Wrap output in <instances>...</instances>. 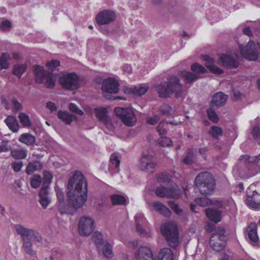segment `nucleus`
Masks as SVG:
<instances>
[{"label": "nucleus", "instance_id": "f257e3e1", "mask_svg": "<svg viewBox=\"0 0 260 260\" xmlns=\"http://www.w3.org/2000/svg\"><path fill=\"white\" fill-rule=\"evenodd\" d=\"M87 183L84 175L80 171H76L71 177L67 185V194L76 206L84 205L87 198Z\"/></svg>", "mask_w": 260, "mask_h": 260}, {"label": "nucleus", "instance_id": "f03ea898", "mask_svg": "<svg viewBox=\"0 0 260 260\" xmlns=\"http://www.w3.org/2000/svg\"><path fill=\"white\" fill-rule=\"evenodd\" d=\"M156 89L159 96L161 98H170L175 93V97L178 99L182 96L183 91L180 79L176 76H171L168 79L167 82L157 85Z\"/></svg>", "mask_w": 260, "mask_h": 260}, {"label": "nucleus", "instance_id": "7ed1b4c3", "mask_svg": "<svg viewBox=\"0 0 260 260\" xmlns=\"http://www.w3.org/2000/svg\"><path fill=\"white\" fill-rule=\"evenodd\" d=\"M16 233L21 236L23 244L22 248L27 254L35 255L36 251L32 248L31 240L34 239L38 242H41L42 237L37 231L28 228H25L21 224H16L14 226Z\"/></svg>", "mask_w": 260, "mask_h": 260}, {"label": "nucleus", "instance_id": "20e7f679", "mask_svg": "<svg viewBox=\"0 0 260 260\" xmlns=\"http://www.w3.org/2000/svg\"><path fill=\"white\" fill-rule=\"evenodd\" d=\"M196 186L201 194L207 196L213 192L215 188V181L210 173L204 172L198 175L194 179Z\"/></svg>", "mask_w": 260, "mask_h": 260}, {"label": "nucleus", "instance_id": "39448f33", "mask_svg": "<svg viewBox=\"0 0 260 260\" xmlns=\"http://www.w3.org/2000/svg\"><path fill=\"white\" fill-rule=\"evenodd\" d=\"M160 230L168 244L172 248L176 247L179 243V232L177 225L174 223L168 222L161 225Z\"/></svg>", "mask_w": 260, "mask_h": 260}, {"label": "nucleus", "instance_id": "423d86ee", "mask_svg": "<svg viewBox=\"0 0 260 260\" xmlns=\"http://www.w3.org/2000/svg\"><path fill=\"white\" fill-rule=\"evenodd\" d=\"M115 113L126 126H132L137 122V118L133 110L131 108H122L116 107L114 110Z\"/></svg>", "mask_w": 260, "mask_h": 260}, {"label": "nucleus", "instance_id": "0eeeda50", "mask_svg": "<svg viewBox=\"0 0 260 260\" xmlns=\"http://www.w3.org/2000/svg\"><path fill=\"white\" fill-rule=\"evenodd\" d=\"M59 81L62 87L66 89L74 90L79 87V78L74 73L63 74Z\"/></svg>", "mask_w": 260, "mask_h": 260}, {"label": "nucleus", "instance_id": "6e6552de", "mask_svg": "<svg viewBox=\"0 0 260 260\" xmlns=\"http://www.w3.org/2000/svg\"><path fill=\"white\" fill-rule=\"evenodd\" d=\"M241 54L246 59L250 61H256L259 55V52L256 48L254 42L249 41L246 45H239Z\"/></svg>", "mask_w": 260, "mask_h": 260}, {"label": "nucleus", "instance_id": "1a4fd4ad", "mask_svg": "<svg viewBox=\"0 0 260 260\" xmlns=\"http://www.w3.org/2000/svg\"><path fill=\"white\" fill-rule=\"evenodd\" d=\"M239 161L241 163L250 165L249 169L251 170V172L249 173V177L253 176L260 172V154L255 156L243 155L240 157Z\"/></svg>", "mask_w": 260, "mask_h": 260}, {"label": "nucleus", "instance_id": "9d476101", "mask_svg": "<svg viewBox=\"0 0 260 260\" xmlns=\"http://www.w3.org/2000/svg\"><path fill=\"white\" fill-rule=\"evenodd\" d=\"M94 229V220L89 216H82L78 223V231L82 236H88Z\"/></svg>", "mask_w": 260, "mask_h": 260}, {"label": "nucleus", "instance_id": "9b49d317", "mask_svg": "<svg viewBox=\"0 0 260 260\" xmlns=\"http://www.w3.org/2000/svg\"><path fill=\"white\" fill-rule=\"evenodd\" d=\"M225 231L224 228L221 227L218 228L215 231V233L213 234L210 238L209 243L210 246L213 250L216 251H220L223 249V247L221 245L216 246L214 245V242L216 240L223 242L224 241Z\"/></svg>", "mask_w": 260, "mask_h": 260}, {"label": "nucleus", "instance_id": "f8f14e48", "mask_svg": "<svg viewBox=\"0 0 260 260\" xmlns=\"http://www.w3.org/2000/svg\"><path fill=\"white\" fill-rule=\"evenodd\" d=\"M116 18V14L114 12L105 10L100 12L96 16V22L99 25H105L110 23Z\"/></svg>", "mask_w": 260, "mask_h": 260}, {"label": "nucleus", "instance_id": "ddd939ff", "mask_svg": "<svg viewBox=\"0 0 260 260\" xmlns=\"http://www.w3.org/2000/svg\"><path fill=\"white\" fill-rule=\"evenodd\" d=\"M102 90L105 93L104 94L117 93L119 91V84L114 78H108L103 80Z\"/></svg>", "mask_w": 260, "mask_h": 260}, {"label": "nucleus", "instance_id": "4468645a", "mask_svg": "<svg viewBox=\"0 0 260 260\" xmlns=\"http://www.w3.org/2000/svg\"><path fill=\"white\" fill-rule=\"evenodd\" d=\"M155 194L160 198L178 199L181 196L179 191L177 189L164 186L157 187L155 190Z\"/></svg>", "mask_w": 260, "mask_h": 260}, {"label": "nucleus", "instance_id": "2eb2a0df", "mask_svg": "<svg viewBox=\"0 0 260 260\" xmlns=\"http://www.w3.org/2000/svg\"><path fill=\"white\" fill-rule=\"evenodd\" d=\"M156 166L157 163L151 155H143L140 159V168L142 171L152 173Z\"/></svg>", "mask_w": 260, "mask_h": 260}, {"label": "nucleus", "instance_id": "dca6fc26", "mask_svg": "<svg viewBox=\"0 0 260 260\" xmlns=\"http://www.w3.org/2000/svg\"><path fill=\"white\" fill-rule=\"evenodd\" d=\"M68 204H66L64 202L58 203L57 208L60 214H71L73 215L75 211L83 206V205H77L76 206L75 203L72 201H70L68 198Z\"/></svg>", "mask_w": 260, "mask_h": 260}, {"label": "nucleus", "instance_id": "f3484780", "mask_svg": "<svg viewBox=\"0 0 260 260\" xmlns=\"http://www.w3.org/2000/svg\"><path fill=\"white\" fill-rule=\"evenodd\" d=\"M136 260H154L152 251L146 246L140 247L135 253Z\"/></svg>", "mask_w": 260, "mask_h": 260}, {"label": "nucleus", "instance_id": "a211bd4d", "mask_svg": "<svg viewBox=\"0 0 260 260\" xmlns=\"http://www.w3.org/2000/svg\"><path fill=\"white\" fill-rule=\"evenodd\" d=\"M219 61L221 66L230 69L237 68L239 66L238 61L230 55L222 54Z\"/></svg>", "mask_w": 260, "mask_h": 260}, {"label": "nucleus", "instance_id": "6ab92c4d", "mask_svg": "<svg viewBox=\"0 0 260 260\" xmlns=\"http://www.w3.org/2000/svg\"><path fill=\"white\" fill-rule=\"evenodd\" d=\"M228 96L224 94L222 92L219 91L215 93L212 98L210 102L211 107L219 108L225 105Z\"/></svg>", "mask_w": 260, "mask_h": 260}, {"label": "nucleus", "instance_id": "aec40b11", "mask_svg": "<svg viewBox=\"0 0 260 260\" xmlns=\"http://www.w3.org/2000/svg\"><path fill=\"white\" fill-rule=\"evenodd\" d=\"M35 81L38 84H41L45 81L47 75L49 72L45 71L43 67L39 65H35L32 67Z\"/></svg>", "mask_w": 260, "mask_h": 260}, {"label": "nucleus", "instance_id": "412c9836", "mask_svg": "<svg viewBox=\"0 0 260 260\" xmlns=\"http://www.w3.org/2000/svg\"><path fill=\"white\" fill-rule=\"evenodd\" d=\"M203 59L206 61L205 66L208 68L211 72L220 75L223 73V71L216 66L214 64V61L213 59L211 58L209 56L206 55L203 56Z\"/></svg>", "mask_w": 260, "mask_h": 260}, {"label": "nucleus", "instance_id": "4be33fe9", "mask_svg": "<svg viewBox=\"0 0 260 260\" xmlns=\"http://www.w3.org/2000/svg\"><path fill=\"white\" fill-rule=\"evenodd\" d=\"M39 203L42 207L45 209L50 203L51 200L49 197L48 189L41 187L39 194Z\"/></svg>", "mask_w": 260, "mask_h": 260}, {"label": "nucleus", "instance_id": "5701e85b", "mask_svg": "<svg viewBox=\"0 0 260 260\" xmlns=\"http://www.w3.org/2000/svg\"><path fill=\"white\" fill-rule=\"evenodd\" d=\"M57 116L59 120L67 125H70L73 120H77L76 116L69 113L66 111L59 110Z\"/></svg>", "mask_w": 260, "mask_h": 260}, {"label": "nucleus", "instance_id": "b1692460", "mask_svg": "<svg viewBox=\"0 0 260 260\" xmlns=\"http://www.w3.org/2000/svg\"><path fill=\"white\" fill-rule=\"evenodd\" d=\"M136 230L141 236H147L148 233L145 230L142 228V225L145 224L146 220L142 215L135 216Z\"/></svg>", "mask_w": 260, "mask_h": 260}, {"label": "nucleus", "instance_id": "393cba45", "mask_svg": "<svg viewBox=\"0 0 260 260\" xmlns=\"http://www.w3.org/2000/svg\"><path fill=\"white\" fill-rule=\"evenodd\" d=\"M43 168V163L40 161L35 160L28 162L25 170L27 175L32 174L35 171H40Z\"/></svg>", "mask_w": 260, "mask_h": 260}, {"label": "nucleus", "instance_id": "a878e982", "mask_svg": "<svg viewBox=\"0 0 260 260\" xmlns=\"http://www.w3.org/2000/svg\"><path fill=\"white\" fill-rule=\"evenodd\" d=\"M206 214L209 219L215 222L218 223L221 220V212L220 211L208 208L205 210Z\"/></svg>", "mask_w": 260, "mask_h": 260}, {"label": "nucleus", "instance_id": "bb28decb", "mask_svg": "<svg viewBox=\"0 0 260 260\" xmlns=\"http://www.w3.org/2000/svg\"><path fill=\"white\" fill-rule=\"evenodd\" d=\"M9 128L14 132H17L19 128V124L16 118L13 116H8L5 120Z\"/></svg>", "mask_w": 260, "mask_h": 260}, {"label": "nucleus", "instance_id": "cd10ccee", "mask_svg": "<svg viewBox=\"0 0 260 260\" xmlns=\"http://www.w3.org/2000/svg\"><path fill=\"white\" fill-rule=\"evenodd\" d=\"M18 140L27 146H31L35 143L36 138L29 133H24L20 135Z\"/></svg>", "mask_w": 260, "mask_h": 260}, {"label": "nucleus", "instance_id": "c85d7f7f", "mask_svg": "<svg viewBox=\"0 0 260 260\" xmlns=\"http://www.w3.org/2000/svg\"><path fill=\"white\" fill-rule=\"evenodd\" d=\"M182 78L185 84H190L200 79L198 75L194 74L192 72L183 71L181 73Z\"/></svg>", "mask_w": 260, "mask_h": 260}, {"label": "nucleus", "instance_id": "c756f323", "mask_svg": "<svg viewBox=\"0 0 260 260\" xmlns=\"http://www.w3.org/2000/svg\"><path fill=\"white\" fill-rule=\"evenodd\" d=\"M27 150L24 148L11 149V154L15 159H25L27 156Z\"/></svg>", "mask_w": 260, "mask_h": 260}, {"label": "nucleus", "instance_id": "7c9ffc66", "mask_svg": "<svg viewBox=\"0 0 260 260\" xmlns=\"http://www.w3.org/2000/svg\"><path fill=\"white\" fill-rule=\"evenodd\" d=\"M196 202L198 205L201 207H205L211 204H215L219 207L222 206V203L220 201H215L212 202L209 199L207 198H198L196 199Z\"/></svg>", "mask_w": 260, "mask_h": 260}, {"label": "nucleus", "instance_id": "2f4dec72", "mask_svg": "<svg viewBox=\"0 0 260 260\" xmlns=\"http://www.w3.org/2000/svg\"><path fill=\"white\" fill-rule=\"evenodd\" d=\"M158 260H173L174 256L172 250L168 248L161 249L158 255Z\"/></svg>", "mask_w": 260, "mask_h": 260}, {"label": "nucleus", "instance_id": "473e14b6", "mask_svg": "<svg viewBox=\"0 0 260 260\" xmlns=\"http://www.w3.org/2000/svg\"><path fill=\"white\" fill-rule=\"evenodd\" d=\"M113 205H125L126 204L125 198L121 194H114L110 196Z\"/></svg>", "mask_w": 260, "mask_h": 260}, {"label": "nucleus", "instance_id": "72a5a7b5", "mask_svg": "<svg viewBox=\"0 0 260 260\" xmlns=\"http://www.w3.org/2000/svg\"><path fill=\"white\" fill-rule=\"evenodd\" d=\"M27 65L26 64H16L13 67V74L20 78L22 75L26 71Z\"/></svg>", "mask_w": 260, "mask_h": 260}, {"label": "nucleus", "instance_id": "f704fd0d", "mask_svg": "<svg viewBox=\"0 0 260 260\" xmlns=\"http://www.w3.org/2000/svg\"><path fill=\"white\" fill-rule=\"evenodd\" d=\"M248 229H249L248 233V238L254 242H257L258 239L257 234V225L254 223L251 224Z\"/></svg>", "mask_w": 260, "mask_h": 260}, {"label": "nucleus", "instance_id": "c9c22d12", "mask_svg": "<svg viewBox=\"0 0 260 260\" xmlns=\"http://www.w3.org/2000/svg\"><path fill=\"white\" fill-rule=\"evenodd\" d=\"M107 109L106 108L95 109V116L102 122L105 121L106 119L109 118L107 115Z\"/></svg>", "mask_w": 260, "mask_h": 260}, {"label": "nucleus", "instance_id": "e433bc0d", "mask_svg": "<svg viewBox=\"0 0 260 260\" xmlns=\"http://www.w3.org/2000/svg\"><path fill=\"white\" fill-rule=\"evenodd\" d=\"M10 59V55L8 53H2L0 55L1 70L7 69L9 67L8 60Z\"/></svg>", "mask_w": 260, "mask_h": 260}, {"label": "nucleus", "instance_id": "4c0bfd02", "mask_svg": "<svg viewBox=\"0 0 260 260\" xmlns=\"http://www.w3.org/2000/svg\"><path fill=\"white\" fill-rule=\"evenodd\" d=\"M191 70L194 74L198 75L199 78L202 77L201 75L206 72V69L198 63H194L191 66Z\"/></svg>", "mask_w": 260, "mask_h": 260}, {"label": "nucleus", "instance_id": "58836bf2", "mask_svg": "<svg viewBox=\"0 0 260 260\" xmlns=\"http://www.w3.org/2000/svg\"><path fill=\"white\" fill-rule=\"evenodd\" d=\"M92 240L96 244L98 249H101V248L104 245V240L102 234L100 232H94L92 235Z\"/></svg>", "mask_w": 260, "mask_h": 260}, {"label": "nucleus", "instance_id": "ea45409f", "mask_svg": "<svg viewBox=\"0 0 260 260\" xmlns=\"http://www.w3.org/2000/svg\"><path fill=\"white\" fill-rule=\"evenodd\" d=\"M19 121L23 127H29L31 124V121L28 115L23 112H20L18 116Z\"/></svg>", "mask_w": 260, "mask_h": 260}, {"label": "nucleus", "instance_id": "a19ab883", "mask_svg": "<svg viewBox=\"0 0 260 260\" xmlns=\"http://www.w3.org/2000/svg\"><path fill=\"white\" fill-rule=\"evenodd\" d=\"M257 194L256 190L253 191L252 194L248 195V198L246 200V203L251 207L257 209L260 208V203L256 202L254 198V193Z\"/></svg>", "mask_w": 260, "mask_h": 260}, {"label": "nucleus", "instance_id": "79ce46f5", "mask_svg": "<svg viewBox=\"0 0 260 260\" xmlns=\"http://www.w3.org/2000/svg\"><path fill=\"white\" fill-rule=\"evenodd\" d=\"M213 108L210 107L206 110V112L209 119L212 122L217 123L219 121V118Z\"/></svg>", "mask_w": 260, "mask_h": 260}, {"label": "nucleus", "instance_id": "37998d69", "mask_svg": "<svg viewBox=\"0 0 260 260\" xmlns=\"http://www.w3.org/2000/svg\"><path fill=\"white\" fill-rule=\"evenodd\" d=\"M55 81L56 79L53 77V74L51 73H49L46 77L45 81H44L43 83H45L47 88H52L55 86Z\"/></svg>", "mask_w": 260, "mask_h": 260}, {"label": "nucleus", "instance_id": "c03bdc74", "mask_svg": "<svg viewBox=\"0 0 260 260\" xmlns=\"http://www.w3.org/2000/svg\"><path fill=\"white\" fill-rule=\"evenodd\" d=\"M43 175L44 177L42 187L48 189V186L52 181V175L49 171H47L44 172Z\"/></svg>", "mask_w": 260, "mask_h": 260}, {"label": "nucleus", "instance_id": "a18cd8bd", "mask_svg": "<svg viewBox=\"0 0 260 260\" xmlns=\"http://www.w3.org/2000/svg\"><path fill=\"white\" fill-rule=\"evenodd\" d=\"M11 27V22L5 18L0 19V30L4 31H8Z\"/></svg>", "mask_w": 260, "mask_h": 260}, {"label": "nucleus", "instance_id": "49530a36", "mask_svg": "<svg viewBox=\"0 0 260 260\" xmlns=\"http://www.w3.org/2000/svg\"><path fill=\"white\" fill-rule=\"evenodd\" d=\"M194 155L192 149H188L186 155L183 159V162L186 165H191L193 162Z\"/></svg>", "mask_w": 260, "mask_h": 260}, {"label": "nucleus", "instance_id": "de8ad7c7", "mask_svg": "<svg viewBox=\"0 0 260 260\" xmlns=\"http://www.w3.org/2000/svg\"><path fill=\"white\" fill-rule=\"evenodd\" d=\"M104 255L107 258H111L113 256V252L112 251V246L108 243H106L104 245L102 249Z\"/></svg>", "mask_w": 260, "mask_h": 260}, {"label": "nucleus", "instance_id": "09e8293b", "mask_svg": "<svg viewBox=\"0 0 260 260\" xmlns=\"http://www.w3.org/2000/svg\"><path fill=\"white\" fill-rule=\"evenodd\" d=\"M168 204L176 214L180 215L182 214V210L179 208L178 205L174 201H169Z\"/></svg>", "mask_w": 260, "mask_h": 260}, {"label": "nucleus", "instance_id": "8fccbe9b", "mask_svg": "<svg viewBox=\"0 0 260 260\" xmlns=\"http://www.w3.org/2000/svg\"><path fill=\"white\" fill-rule=\"evenodd\" d=\"M120 164V160L118 159L116 154L113 153L111 155L110 159V166L112 168H117Z\"/></svg>", "mask_w": 260, "mask_h": 260}, {"label": "nucleus", "instance_id": "3c124183", "mask_svg": "<svg viewBox=\"0 0 260 260\" xmlns=\"http://www.w3.org/2000/svg\"><path fill=\"white\" fill-rule=\"evenodd\" d=\"M211 132L209 133L215 139H218L219 136L222 135V131L221 128L217 126H213L211 128Z\"/></svg>", "mask_w": 260, "mask_h": 260}, {"label": "nucleus", "instance_id": "603ef678", "mask_svg": "<svg viewBox=\"0 0 260 260\" xmlns=\"http://www.w3.org/2000/svg\"><path fill=\"white\" fill-rule=\"evenodd\" d=\"M41 183V177L39 175H35L31 178L30 185L34 188H37L40 186Z\"/></svg>", "mask_w": 260, "mask_h": 260}, {"label": "nucleus", "instance_id": "864d4df0", "mask_svg": "<svg viewBox=\"0 0 260 260\" xmlns=\"http://www.w3.org/2000/svg\"><path fill=\"white\" fill-rule=\"evenodd\" d=\"M55 190L56 191V197L59 203L64 202V193L62 190L56 185L55 187Z\"/></svg>", "mask_w": 260, "mask_h": 260}, {"label": "nucleus", "instance_id": "5fc2aeb1", "mask_svg": "<svg viewBox=\"0 0 260 260\" xmlns=\"http://www.w3.org/2000/svg\"><path fill=\"white\" fill-rule=\"evenodd\" d=\"M47 67L52 72L56 70V68L60 66V62L57 60L53 59L47 62Z\"/></svg>", "mask_w": 260, "mask_h": 260}, {"label": "nucleus", "instance_id": "6e6d98bb", "mask_svg": "<svg viewBox=\"0 0 260 260\" xmlns=\"http://www.w3.org/2000/svg\"><path fill=\"white\" fill-rule=\"evenodd\" d=\"M69 108L70 111L79 115H82L84 112L82 110H80L78 106L74 103H71L69 104Z\"/></svg>", "mask_w": 260, "mask_h": 260}, {"label": "nucleus", "instance_id": "4d7b16f0", "mask_svg": "<svg viewBox=\"0 0 260 260\" xmlns=\"http://www.w3.org/2000/svg\"><path fill=\"white\" fill-rule=\"evenodd\" d=\"M148 88L145 86H135L134 94L142 95L144 94L147 91Z\"/></svg>", "mask_w": 260, "mask_h": 260}, {"label": "nucleus", "instance_id": "13d9d810", "mask_svg": "<svg viewBox=\"0 0 260 260\" xmlns=\"http://www.w3.org/2000/svg\"><path fill=\"white\" fill-rule=\"evenodd\" d=\"M164 121H160L156 128L157 132L161 137L165 135L167 132V130L164 127Z\"/></svg>", "mask_w": 260, "mask_h": 260}, {"label": "nucleus", "instance_id": "bf43d9fd", "mask_svg": "<svg viewBox=\"0 0 260 260\" xmlns=\"http://www.w3.org/2000/svg\"><path fill=\"white\" fill-rule=\"evenodd\" d=\"M173 111V108L169 106H165L163 107H161L160 111V113L166 116H170L171 115L172 112Z\"/></svg>", "mask_w": 260, "mask_h": 260}, {"label": "nucleus", "instance_id": "052dcab7", "mask_svg": "<svg viewBox=\"0 0 260 260\" xmlns=\"http://www.w3.org/2000/svg\"><path fill=\"white\" fill-rule=\"evenodd\" d=\"M161 139L159 143L163 147H168L172 145V141L170 138L167 137H161Z\"/></svg>", "mask_w": 260, "mask_h": 260}, {"label": "nucleus", "instance_id": "680f3d73", "mask_svg": "<svg viewBox=\"0 0 260 260\" xmlns=\"http://www.w3.org/2000/svg\"><path fill=\"white\" fill-rule=\"evenodd\" d=\"M13 105L12 111H18L22 109V104L19 102L16 99H13L11 101Z\"/></svg>", "mask_w": 260, "mask_h": 260}, {"label": "nucleus", "instance_id": "e2e57ef3", "mask_svg": "<svg viewBox=\"0 0 260 260\" xmlns=\"http://www.w3.org/2000/svg\"><path fill=\"white\" fill-rule=\"evenodd\" d=\"M160 117L158 115L153 117H149L146 118L147 122L151 125H155L159 120Z\"/></svg>", "mask_w": 260, "mask_h": 260}, {"label": "nucleus", "instance_id": "0e129e2a", "mask_svg": "<svg viewBox=\"0 0 260 260\" xmlns=\"http://www.w3.org/2000/svg\"><path fill=\"white\" fill-rule=\"evenodd\" d=\"M23 166L22 161L14 162L12 164V168L15 172H19Z\"/></svg>", "mask_w": 260, "mask_h": 260}, {"label": "nucleus", "instance_id": "69168bd1", "mask_svg": "<svg viewBox=\"0 0 260 260\" xmlns=\"http://www.w3.org/2000/svg\"><path fill=\"white\" fill-rule=\"evenodd\" d=\"M159 212L166 217H170L171 215V211L164 205Z\"/></svg>", "mask_w": 260, "mask_h": 260}, {"label": "nucleus", "instance_id": "338daca9", "mask_svg": "<svg viewBox=\"0 0 260 260\" xmlns=\"http://www.w3.org/2000/svg\"><path fill=\"white\" fill-rule=\"evenodd\" d=\"M158 181L162 182H168L169 180L168 175L166 173H161L157 176Z\"/></svg>", "mask_w": 260, "mask_h": 260}, {"label": "nucleus", "instance_id": "774afa93", "mask_svg": "<svg viewBox=\"0 0 260 260\" xmlns=\"http://www.w3.org/2000/svg\"><path fill=\"white\" fill-rule=\"evenodd\" d=\"M46 108L49 110L51 113L56 112L57 111L56 106L52 102H48L47 103Z\"/></svg>", "mask_w": 260, "mask_h": 260}]
</instances>
